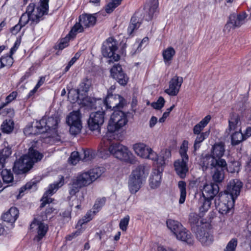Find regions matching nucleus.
<instances>
[{"label": "nucleus", "mask_w": 251, "mask_h": 251, "mask_svg": "<svg viewBox=\"0 0 251 251\" xmlns=\"http://www.w3.org/2000/svg\"><path fill=\"white\" fill-rule=\"evenodd\" d=\"M209 134V131L203 132L199 134H197V137L195 139L194 147L195 150H197L200 147V144L206 139Z\"/></svg>", "instance_id": "43"}, {"label": "nucleus", "mask_w": 251, "mask_h": 251, "mask_svg": "<svg viewBox=\"0 0 251 251\" xmlns=\"http://www.w3.org/2000/svg\"><path fill=\"white\" fill-rule=\"evenodd\" d=\"M162 171V166L158 165L157 169L153 171L150 180V186L152 188H156L159 186L161 180Z\"/></svg>", "instance_id": "25"}, {"label": "nucleus", "mask_w": 251, "mask_h": 251, "mask_svg": "<svg viewBox=\"0 0 251 251\" xmlns=\"http://www.w3.org/2000/svg\"><path fill=\"white\" fill-rule=\"evenodd\" d=\"M183 81L182 77L175 75L170 79L169 87L164 92L170 96H176L179 92Z\"/></svg>", "instance_id": "14"}, {"label": "nucleus", "mask_w": 251, "mask_h": 251, "mask_svg": "<svg viewBox=\"0 0 251 251\" xmlns=\"http://www.w3.org/2000/svg\"><path fill=\"white\" fill-rule=\"evenodd\" d=\"M104 121V112L98 111L93 112L90 115L88 121V125L89 129L92 131H96L99 133L100 132V127Z\"/></svg>", "instance_id": "11"}, {"label": "nucleus", "mask_w": 251, "mask_h": 251, "mask_svg": "<svg viewBox=\"0 0 251 251\" xmlns=\"http://www.w3.org/2000/svg\"><path fill=\"white\" fill-rule=\"evenodd\" d=\"M188 160L186 158H179L174 162V165L176 173L182 178L186 176V173L188 172Z\"/></svg>", "instance_id": "20"}, {"label": "nucleus", "mask_w": 251, "mask_h": 251, "mask_svg": "<svg viewBox=\"0 0 251 251\" xmlns=\"http://www.w3.org/2000/svg\"><path fill=\"white\" fill-rule=\"evenodd\" d=\"M19 216V210L15 207H11L9 210L2 216L3 221L8 223H13Z\"/></svg>", "instance_id": "27"}, {"label": "nucleus", "mask_w": 251, "mask_h": 251, "mask_svg": "<svg viewBox=\"0 0 251 251\" xmlns=\"http://www.w3.org/2000/svg\"><path fill=\"white\" fill-rule=\"evenodd\" d=\"M211 200L210 199L203 198V199L202 200L201 205L200 207L201 213H204L209 209L211 204Z\"/></svg>", "instance_id": "52"}, {"label": "nucleus", "mask_w": 251, "mask_h": 251, "mask_svg": "<svg viewBox=\"0 0 251 251\" xmlns=\"http://www.w3.org/2000/svg\"><path fill=\"white\" fill-rule=\"evenodd\" d=\"M168 228L176 236L178 232L183 233L182 230L183 229V226L178 221L169 219L166 222Z\"/></svg>", "instance_id": "31"}, {"label": "nucleus", "mask_w": 251, "mask_h": 251, "mask_svg": "<svg viewBox=\"0 0 251 251\" xmlns=\"http://www.w3.org/2000/svg\"><path fill=\"white\" fill-rule=\"evenodd\" d=\"M96 17L95 15L89 14H84L80 15L79 18V23H76L72 28L69 33V36L75 37L77 33L83 31V28L93 26L96 23Z\"/></svg>", "instance_id": "5"}, {"label": "nucleus", "mask_w": 251, "mask_h": 251, "mask_svg": "<svg viewBox=\"0 0 251 251\" xmlns=\"http://www.w3.org/2000/svg\"><path fill=\"white\" fill-rule=\"evenodd\" d=\"M1 175L4 182L9 183L13 180V176L10 170L4 169L1 172Z\"/></svg>", "instance_id": "47"}, {"label": "nucleus", "mask_w": 251, "mask_h": 251, "mask_svg": "<svg viewBox=\"0 0 251 251\" xmlns=\"http://www.w3.org/2000/svg\"><path fill=\"white\" fill-rule=\"evenodd\" d=\"M165 100L162 97H160L156 102L151 103V105L155 109H160L164 105Z\"/></svg>", "instance_id": "56"}, {"label": "nucleus", "mask_w": 251, "mask_h": 251, "mask_svg": "<svg viewBox=\"0 0 251 251\" xmlns=\"http://www.w3.org/2000/svg\"><path fill=\"white\" fill-rule=\"evenodd\" d=\"M24 156L26 159H28L29 162L30 164L29 166H33L35 163L40 161L43 157V154L33 147H30L28 150V154Z\"/></svg>", "instance_id": "24"}, {"label": "nucleus", "mask_w": 251, "mask_h": 251, "mask_svg": "<svg viewBox=\"0 0 251 251\" xmlns=\"http://www.w3.org/2000/svg\"><path fill=\"white\" fill-rule=\"evenodd\" d=\"M243 186L242 182L238 179L231 180L227 185L226 190L224 193L228 196V198L234 201L240 194L241 189Z\"/></svg>", "instance_id": "13"}, {"label": "nucleus", "mask_w": 251, "mask_h": 251, "mask_svg": "<svg viewBox=\"0 0 251 251\" xmlns=\"http://www.w3.org/2000/svg\"><path fill=\"white\" fill-rule=\"evenodd\" d=\"M91 179L88 173L85 172L78 175L74 179L82 188L91 184L93 182Z\"/></svg>", "instance_id": "29"}, {"label": "nucleus", "mask_w": 251, "mask_h": 251, "mask_svg": "<svg viewBox=\"0 0 251 251\" xmlns=\"http://www.w3.org/2000/svg\"><path fill=\"white\" fill-rule=\"evenodd\" d=\"M17 96V93L16 91H13L8 96H7L5 99L6 102L2 104V105L0 106V108H3L5 106H6L7 104L9 103L10 102L13 101L14 100L16 99Z\"/></svg>", "instance_id": "57"}, {"label": "nucleus", "mask_w": 251, "mask_h": 251, "mask_svg": "<svg viewBox=\"0 0 251 251\" xmlns=\"http://www.w3.org/2000/svg\"><path fill=\"white\" fill-rule=\"evenodd\" d=\"M238 241L236 238H232L226 245L223 251H236Z\"/></svg>", "instance_id": "51"}, {"label": "nucleus", "mask_w": 251, "mask_h": 251, "mask_svg": "<svg viewBox=\"0 0 251 251\" xmlns=\"http://www.w3.org/2000/svg\"><path fill=\"white\" fill-rule=\"evenodd\" d=\"M66 122L68 125L75 124H81L80 120V113L79 110L73 111L67 116Z\"/></svg>", "instance_id": "38"}, {"label": "nucleus", "mask_w": 251, "mask_h": 251, "mask_svg": "<svg viewBox=\"0 0 251 251\" xmlns=\"http://www.w3.org/2000/svg\"><path fill=\"white\" fill-rule=\"evenodd\" d=\"M118 49L117 42L113 38H108L101 47V53L104 57L109 58L107 61L110 64L114 61H118L120 56L115 53Z\"/></svg>", "instance_id": "4"}, {"label": "nucleus", "mask_w": 251, "mask_h": 251, "mask_svg": "<svg viewBox=\"0 0 251 251\" xmlns=\"http://www.w3.org/2000/svg\"><path fill=\"white\" fill-rule=\"evenodd\" d=\"M125 103V100L121 96L117 94H112L108 92V94L104 100V104L108 109L112 110L120 109L124 106Z\"/></svg>", "instance_id": "12"}, {"label": "nucleus", "mask_w": 251, "mask_h": 251, "mask_svg": "<svg viewBox=\"0 0 251 251\" xmlns=\"http://www.w3.org/2000/svg\"><path fill=\"white\" fill-rule=\"evenodd\" d=\"M230 133L231 134V142L233 145L239 144L245 139L241 130L233 131Z\"/></svg>", "instance_id": "40"}, {"label": "nucleus", "mask_w": 251, "mask_h": 251, "mask_svg": "<svg viewBox=\"0 0 251 251\" xmlns=\"http://www.w3.org/2000/svg\"><path fill=\"white\" fill-rule=\"evenodd\" d=\"M186 183L183 181H180L178 182V186L180 191V196L179 200V203L182 204L184 202L186 196Z\"/></svg>", "instance_id": "45"}, {"label": "nucleus", "mask_w": 251, "mask_h": 251, "mask_svg": "<svg viewBox=\"0 0 251 251\" xmlns=\"http://www.w3.org/2000/svg\"><path fill=\"white\" fill-rule=\"evenodd\" d=\"M225 152V144L222 142L215 143L212 147L211 154L202 158L201 164L206 167L209 166H226V160L222 157Z\"/></svg>", "instance_id": "1"}, {"label": "nucleus", "mask_w": 251, "mask_h": 251, "mask_svg": "<svg viewBox=\"0 0 251 251\" xmlns=\"http://www.w3.org/2000/svg\"><path fill=\"white\" fill-rule=\"evenodd\" d=\"M108 151L118 159L129 162L133 160L132 153L126 147L119 143L112 144L109 146Z\"/></svg>", "instance_id": "7"}, {"label": "nucleus", "mask_w": 251, "mask_h": 251, "mask_svg": "<svg viewBox=\"0 0 251 251\" xmlns=\"http://www.w3.org/2000/svg\"><path fill=\"white\" fill-rule=\"evenodd\" d=\"M39 220H34L30 225L31 228H33L35 226H37V235L36 236L34 240L39 242L46 234L48 230V226L47 224L42 223Z\"/></svg>", "instance_id": "21"}, {"label": "nucleus", "mask_w": 251, "mask_h": 251, "mask_svg": "<svg viewBox=\"0 0 251 251\" xmlns=\"http://www.w3.org/2000/svg\"><path fill=\"white\" fill-rule=\"evenodd\" d=\"M187 151V147L186 146L185 144V142L181 145L180 150H179V153L181 156V158L180 159H187L188 160V156L186 153Z\"/></svg>", "instance_id": "62"}, {"label": "nucleus", "mask_w": 251, "mask_h": 251, "mask_svg": "<svg viewBox=\"0 0 251 251\" xmlns=\"http://www.w3.org/2000/svg\"><path fill=\"white\" fill-rule=\"evenodd\" d=\"M68 125L70 126V132L71 134L75 135L80 132L82 128L81 124L78 123Z\"/></svg>", "instance_id": "53"}, {"label": "nucleus", "mask_w": 251, "mask_h": 251, "mask_svg": "<svg viewBox=\"0 0 251 251\" xmlns=\"http://www.w3.org/2000/svg\"><path fill=\"white\" fill-rule=\"evenodd\" d=\"M176 54V51L175 49L170 47L163 50L162 56L165 64L169 66L173 60V57Z\"/></svg>", "instance_id": "33"}, {"label": "nucleus", "mask_w": 251, "mask_h": 251, "mask_svg": "<svg viewBox=\"0 0 251 251\" xmlns=\"http://www.w3.org/2000/svg\"><path fill=\"white\" fill-rule=\"evenodd\" d=\"M82 187L74 179L69 185V194L71 196L75 195Z\"/></svg>", "instance_id": "49"}, {"label": "nucleus", "mask_w": 251, "mask_h": 251, "mask_svg": "<svg viewBox=\"0 0 251 251\" xmlns=\"http://www.w3.org/2000/svg\"><path fill=\"white\" fill-rule=\"evenodd\" d=\"M215 166H209L206 167L203 166V164H201L202 170L203 171L206 170L207 169H210L212 170V179L216 183L221 182L224 178V172L225 169H226V166H219L215 165Z\"/></svg>", "instance_id": "19"}, {"label": "nucleus", "mask_w": 251, "mask_h": 251, "mask_svg": "<svg viewBox=\"0 0 251 251\" xmlns=\"http://www.w3.org/2000/svg\"><path fill=\"white\" fill-rule=\"evenodd\" d=\"M92 219V212L90 211L88 212L82 218V219L80 220L78 224L81 226L82 225L87 223L89 222L90 220Z\"/></svg>", "instance_id": "60"}, {"label": "nucleus", "mask_w": 251, "mask_h": 251, "mask_svg": "<svg viewBox=\"0 0 251 251\" xmlns=\"http://www.w3.org/2000/svg\"><path fill=\"white\" fill-rule=\"evenodd\" d=\"M136 154L142 158L158 161V156L156 152L146 144L142 143L135 144L133 146Z\"/></svg>", "instance_id": "9"}, {"label": "nucleus", "mask_w": 251, "mask_h": 251, "mask_svg": "<svg viewBox=\"0 0 251 251\" xmlns=\"http://www.w3.org/2000/svg\"><path fill=\"white\" fill-rule=\"evenodd\" d=\"M110 75L120 84L125 85L128 81V77L123 72L122 68L119 64H115L110 69Z\"/></svg>", "instance_id": "16"}, {"label": "nucleus", "mask_w": 251, "mask_h": 251, "mask_svg": "<svg viewBox=\"0 0 251 251\" xmlns=\"http://www.w3.org/2000/svg\"><path fill=\"white\" fill-rule=\"evenodd\" d=\"M234 202V201L228 198V196L225 194L220 193L215 200L216 208L222 215L227 214L231 211Z\"/></svg>", "instance_id": "8"}, {"label": "nucleus", "mask_w": 251, "mask_h": 251, "mask_svg": "<svg viewBox=\"0 0 251 251\" xmlns=\"http://www.w3.org/2000/svg\"><path fill=\"white\" fill-rule=\"evenodd\" d=\"M122 0H112L105 7V10L107 13H111L116 7L119 6Z\"/></svg>", "instance_id": "48"}, {"label": "nucleus", "mask_w": 251, "mask_h": 251, "mask_svg": "<svg viewBox=\"0 0 251 251\" xmlns=\"http://www.w3.org/2000/svg\"><path fill=\"white\" fill-rule=\"evenodd\" d=\"M183 229L184 230H182L183 232V233L181 232H178L175 236L176 239L179 240L186 242L188 244H192L193 242V240L191 233L184 226Z\"/></svg>", "instance_id": "32"}, {"label": "nucleus", "mask_w": 251, "mask_h": 251, "mask_svg": "<svg viewBox=\"0 0 251 251\" xmlns=\"http://www.w3.org/2000/svg\"><path fill=\"white\" fill-rule=\"evenodd\" d=\"M28 159H26L24 155L16 161L13 167V171L16 174H23L27 172L32 168L30 166Z\"/></svg>", "instance_id": "18"}, {"label": "nucleus", "mask_w": 251, "mask_h": 251, "mask_svg": "<svg viewBox=\"0 0 251 251\" xmlns=\"http://www.w3.org/2000/svg\"><path fill=\"white\" fill-rule=\"evenodd\" d=\"M82 103L85 106L89 107L91 109H97L100 108L101 106L104 104L101 99H96L95 98L90 97H86L82 99Z\"/></svg>", "instance_id": "26"}, {"label": "nucleus", "mask_w": 251, "mask_h": 251, "mask_svg": "<svg viewBox=\"0 0 251 251\" xmlns=\"http://www.w3.org/2000/svg\"><path fill=\"white\" fill-rule=\"evenodd\" d=\"M39 124V121L36 122V125L33 126L32 124H29L25 128L24 132L26 136L31 135H36L40 133H43L44 132H40L41 127Z\"/></svg>", "instance_id": "34"}, {"label": "nucleus", "mask_w": 251, "mask_h": 251, "mask_svg": "<svg viewBox=\"0 0 251 251\" xmlns=\"http://www.w3.org/2000/svg\"><path fill=\"white\" fill-rule=\"evenodd\" d=\"M241 122L240 118L238 114L231 113L228 119V127L227 131L229 133L232 132L241 130Z\"/></svg>", "instance_id": "23"}, {"label": "nucleus", "mask_w": 251, "mask_h": 251, "mask_svg": "<svg viewBox=\"0 0 251 251\" xmlns=\"http://www.w3.org/2000/svg\"><path fill=\"white\" fill-rule=\"evenodd\" d=\"M219 187L217 184L211 183L205 184L202 190L204 198L212 200L219 193Z\"/></svg>", "instance_id": "22"}, {"label": "nucleus", "mask_w": 251, "mask_h": 251, "mask_svg": "<svg viewBox=\"0 0 251 251\" xmlns=\"http://www.w3.org/2000/svg\"><path fill=\"white\" fill-rule=\"evenodd\" d=\"M1 68L5 66H11L13 63V58L11 55L2 56L0 60Z\"/></svg>", "instance_id": "54"}, {"label": "nucleus", "mask_w": 251, "mask_h": 251, "mask_svg": "<svg viewBox=\"0 0 251 251\" xmlns=\"http://www.w3.org/2000/svg\"><path fill=\"white\" fill-rule=\"evenodd\" d=\"M83 155L82 160L86 162L94 159L96 157V152L94 151L88 150L83 151Z\"/></svg>", "instance_id": "50"}, {"label": "nucleus", "mask_w": 251, "mask_h": 251, "mask_svg": "<svg viewBox=\"0 0 251 251\" xmlns=\"http://www.w3.org/2000/svg\"><path fill=\"white\" fill-rule=\"evenodd\" d=\"M126 114L120 110H115L111 116L107 126L108 131L113 133L122 128L127 123Z\"/></svg>", "instance_id": "6"}, {"label": "nucleus", "mask_w": 251, "mask_h": 251, "mask_svg": "<svg viewBox=\"0 0 251 251\" xmlns=\"http://www.w3.org/2000/svg\"><path fill=\"white\" fill-rule=\"evenodd\" d=\"M63 183L64 178L62 176L58 182L50 185L49 189L44 194L42 198L41 199V201L42 202L41 204L40 207H44L47 203H50L52 202V199L49 197V196L52 195L54 194L59 187H61L63 185Z\"/></svg>", "instance_id": "15"}, {"label": "nucleus", "mask_w": 251, "mask_h": 251, "mask_svg": "<svg viewBox=\"0 0 251 251\" xmlns=\"http://www.w3.org/2000/svg\"><path fill=\"white\" fill-rule=\"evenodd\" d=\"M195 228H196L195 226ZM194 232H195L197 238L203 246H209L212 243L213 241V236L208 232L206 231L204 226L200 227L199 229L195 228Z\"/></svg>", "instance_id": "17"}, {"label": "nucleus", "mask_w": 251, "mask_h": 251, "mask_svg": "<svg viewBox=\"0 0 251 251\" xmlns=\"http://www.w3.org/2000/svg\"><path fill=\"white\" fill-rule=\"evenodd\" d=\"M226 169L231 173H238L240 170V163L238 161L231 162Z\"/></svg>", "instance_id": "55"}, {"label": "nucleus", "mask_w": 251, "mask_h": 251, "mask_svg": "<svg viewBox=\"0 0 251 251\" xmlns=\"http://www.w3.org/2000/svg\"><path fill=\"white\" fill-rule=\"evenodd\" d=\"M162 156H158V161H156L158 165L162 166L165 163V160L171 156V151L169 149H164L162 151Z\"/></svg>", "instance_id": "46"}, {"label": "nucleus", "mask_w": 251, "mask_h": 251, "mask_svg": "<svg viewBox=\"0 0 251 251\" xmlns=\"http://www.w3.org/2000/svg\"><path fill=\"white\" fill-rule=\"evenodd\" d=\"M77 198L73 201L74 202L72 204H71V206H73L75 205V207L77 209H80L81 207V203L84 200V195L83 193L78 196H77Z\"/></svg>", "instance_id": "61"}, {"label": "nucleus", "mask_w": 251, "mask_h": 251, "mask_svg": "<svg viewBox=\"0 0 251 251\" xmlns=\"http://www.w3.org/2000/svg\"><path fill=\"white\" fill-rule=\"evenodd\" d=\"M158 7V2L156 0H153L151 5L149 8L148 14L145 16L146 20L150 21L151 20L153 14L157 11Z\"/></svg>", "instance_id": "44"}, {"label": "nucleus", "mask_w": 251, "mask_h": 251, "mask_svg": "<svg viewBox=\"0 0 251 251\" xmlns=\"http://www.w3.org/2000/svg\"><path fill=\"white\" fill-rule=\"evenodd\" d=\"M11 149L6 147L2 149L0 151V157L7 160L11 154Z\"/></svg>", "instance_id": "58"}, {"label": "nucleus", "mask_w": 251, "mask_h": 251, "mask_svg": "<svg viewBox=\"0 0 251 251\" xmlns=\"http://www.w3.org/2000/svg\"><path fill=\"white\" fill-rule=\"evenodd\" d=\"M146 176L145 167L142 165L138 166L132 171L128 180L129 189L132 194H135L139 191Z\"/></svg>", "instance_id": "3"}, {"label": "nucleus", "mask_w": 251, "mask_h": 251, "mask_svg": "<svg viewBox=\"0 0 251 251\" xmlns=\"http://www.w3.org/2000/svg\"><path fill=\"white\" fill-rule=\"evenodd\" d=\"M49 1V0H40V6L37 7L36 10H35V3H30L27 7L25 13L30 15L33 14L37 15L39 17H37V21L39 22L41 20H42V17L43 16L48 14Z\"/></svg>", "instance_id": "10"}, {"label": "nucleus", "mask_w": 251, "mask_h": 251, "mask_svg": "<svg viewBox=\"0 0 251 251\" xmlns=\"http://www.w3.org/2000/svg\"><path fill=\"white\" fill-rule=\"evenodd\" d=\"M60 115L58 111H55L47 119L44 117L39 121L41 127L40 132L50 133L54 137L57 135V128L60 122Z\"/></svg>", "instance_id": "2"}, {"label": "nucleus", "mask_w": 251, "mask_h": 251, "mask_svg": "<svg viewBox=\"0 0 251 251\" xmlns=\"http://www.w3.org/2000/svg\"><path fill=\"white\" fill-rule=\"evenodd\" d=\"M92 85L91 80L86 77L82 79L81 82L80 83L79 87L77 90V97L79 98V93L80 92H87Z\"/></svg>", "instance_id": "37"}, {"label": "nucleus", "mask_w": 251, "mask_h": 251, "mask_svg": "<svg viewBox=\"0 0 251 251\" xmlns=\"http://www.w3.org/2000/svg\"><path fill=\"white\" fill-rule=\"evenodd\" d=\"M105 169L102 167H99L91 169L90 171L87 172L92 178V181H94L98 178L100 177L104 173Z\"/></svg>", "instance_id": "39"}, {"label": "nucleus", "mask_w": 251, "mask_h": 251, "mask_svg": "<svg viewBox=\"0 0 251 251\" xmlns=\"http://www.w3.org/2000/svg\"><path fill=\"white\" fill-rule=\"evenodd\" d=\"M37 15L32 14L31 15H28L26 13L23 14L19 21V23L22 25L25 26L29 21V20L32 22L38 23L39 22L37 21Z\"/></svg>", "instance_id": "41"}, {"label": "nucleus", "mask_w": 251, "mask_h": 251, "mask_svg": "<svg viewBox=\"0 0 251 251\" xmlns=\"http://www.w3.org/2000/svg\"><path fill=\"white\" fill-rule=\"evenodd\" d=\"M189 222L191 225L192 229L195 231L196 228L199 229L200 227L204 226V224L200 220V217L196 213H191L189 216Z\"/></svg>", "instance_id": "36"}, {"label": "nucleus", "mask_w": 251, "mask_h": 251, "mask_svg": "<svg viewBox=\"0 0 251 251\" xmlns=\"http://www.w3.org/2000/svg\"><path fill=\"white\" fill-rule=\"evenodd\" d=\"M211 116L210 115H207L198 124L194 126L193 129L194 134H199V133H201V131H202L204 127L206 126V125L209 122Z\"/></svg>", "instance_id": "35"}, {"label": "nucleus", "mask_w": 251, "mask_h": 251, "mask_svg": "<svg viewBox=\"0 0 251 251\" xmlns=\"http://www.w3.org/2000/svg\"><path fill=\"white\" fill-rule=\"evenodd\" d=\"M140 15H141L139 13H136L132 17L127 29V32L129 35H131L134 30L140 26L142 21L141 18L139 17Z\"/></svg>", "instance_id": "30"}, {"label": "nucleus", "mask_w": 251, "mask_h": 251, "mask_svg": "<svg viewBox=\"0 0 251 251\" xmlns=\"http://www.w3.org/2000/svg\"><path fill=\"white\" fill-rule=\"evenodd\" d=\"M79 160V155L77 151L73 152L69 158V161L71 164L75 165Z\"/></svg>", "instance_id": "63"}, {"label": "nucleus", "mask_w": 251, "mask_h": 251, "mask_svg": "<svg viewBox=\"0 0 251 251\" xmlns=\"http://www.w3.org/2000/svg\"><path fill=\"white\" fill-rule=\"evenodd\" d=\"M14 122L9 119L5 120L1 126V129L3 133H9L12 131L14 128Z\"/></svg>", "instance_id": "42"}, {"label": "nucleus", "mask_w": 251, "mask_h": 251, "mask_svg": "<svg viewBox=\"0 0 251 251\" xmlns=\"http://www.w3.org/2000/svg\"><path fill=\"white\" fill-rule=\"evenodd\" d=\"M33 188L34 190L36 189V183L35 181H30L27 182L24 187L21 188L20 191V194L23 192L25 190H30Z\"/></svg>", "instance_id": "64"}, {"label": "nucleus", "mask_w": 251, "mask_h": 251, "mask_svg": "<svg viewBox=\"0 0 251 251\" xmlns=\"http://www.w3.org/2000/svg\"><path fill=\"white\" fill-rule=\"evenodd\" d=\"M129 221V217L128 215L126 216L123 219H121L120 222V228L124 231L127 229V226L128 225Z\"/></svg>", "instance_id": "59"}, {"label": "nucleus", "mask_w": 251, "mask_h": 251, "mask_svg": "<svg viewBox=\"0 0 251 251\" xmlns=\"http://www.w3.org/2000/svg\"><path fill=\"white\" fill-rule=\"evenodd\" d=\"M247 17V15L245 12H242L237 15L235 14H231L229 16L230 22L233 27H239L245 23V20Z\"/></svg>", "instance_id": "28"}]
</instances>
